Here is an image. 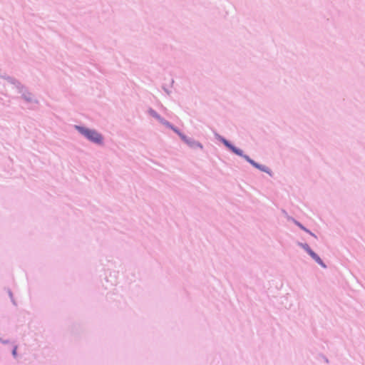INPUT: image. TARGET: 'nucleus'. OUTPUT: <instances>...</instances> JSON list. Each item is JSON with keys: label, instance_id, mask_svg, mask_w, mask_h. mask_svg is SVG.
Segmentation results:
<instances>
[{"label": "nucleus", "instance_id": "obj_1", "mask_svg": "<svg viewBox=\"0 0 365 365\" xmlns=\"http://www.w3.org/2000/svg\"><path fill=\"white\" fill-rule=\"evenodd\" d=\"M77 129L80 131L81 133H82L83 135H85L88 139L96 143H101L102 142V136L97 133L94 130H90L88 128H82V127H76Z\"/></svg>", "mask_w": 365, "mask_h": 365}, {"label": "nucleus", "instance_id": "obj_2", "mask_svg": "<svg viewBox=\"0 0 365 365\" xmlns=\"http://www.w3.org/2000/svg\"><path fill=\"white\" fill-rule=\"evenodd\" d=\"M306 250L317 263L321 264L322 267H325V265L324 264L320 257L317 254H315L309 247H306Z\"/></svg>", "mask_w": 365, "mask_h": 365}, {"label": "nucleus", "instance_id": "obj_3", "mask_svg": "<svg viewBox=\"0 0 365 365\" xmlns=\"http://www.w3.org/2000/svg\"><path fill=\"white\" fill-rule=\"evenodd\" d=\"M255 168L262 171L269 173V169L267 168H266L265 166L261 165L257 163V165L255 166Z\"/></svg>", "mask_w": 365, "mask_h": 365}, {"label": "nucleus", "instance_id": "obj_4", "mask_svg": "<svg viewBox=\"0 0 365 365\" xmlns=\"http://www.w3.org/2000/svg\"><path fill=\"white\" fill-rule=\"evenodd\" d=\"M230 149L237 155H242V151L241 150H239L234 146H230Z\"/></svg>", "mask_w": 365, "mask_h": 365}, {"label": "nucleus", "instance_id": "obj_5", "mask_svg": "<svg viewBox=\"0 0 365 365\" xmlns=\"http://www.w3.org/2000/svg\"><path fill=\"white\" fill-rule=\"evenodd\" d=\"M251 165H252L254 167H255L257 165V163H255L254 160H252V159H250L247 155H244L243 156Z\"/></svg>", "mask_w": 365, "mask_h": 365}, {"label": "nucleus", "instance_id": "obj_6", "mask_svg": "<svg viewBox=\"0 0 365 365\" xmlns=\"http://www.w3.org/2000/svg\"><path fill=\"white\" fill-rule=\"evenodd\" d=\"M298 225H299V227H301L302 230H305V231L308 232V230H306V229H305V228H304L302 225L298 224Z\"/></svg>", "mask_w": 365, "mask_h": 365}, {"label": "nucleus", "instance_id": "obj_7", "mask_svg": "<svg viewBox=\"0 0 365 365\" xmlns=\"http://www.w3.org/2000/svg\"><path fill=\"white\" fill-rule=\"evenodd\" d=\"M225 144L230 148V146H232L230 144H229L227 141H225Z\"/></svg>", "mask_w": 365, "mask_h": 365}]
</instances>
